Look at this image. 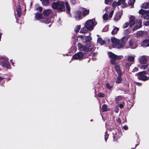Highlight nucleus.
I'll return each instance as SVG.
<instances>
[{
  "mask_svg": "<svg viewBox=\"0 0 149 149\" xmlns=\"http://www.w3.org/2000/svg\"><path fill=\"white\" fill-rule=\"evenodd\" d=\"M84 54L83 52H79L74 54L72 57L76 60L84 59Z\"/></svg>",
  "mask_w": 149,
  "mask_h": 149,
  "instance_id": "6",
  "label": "nucleus"
},
{
  "mask_svg": "<svg viewBox=\"0 0 149 149\" xmlns=\"http://www.w3.org/2000/svg\"><path fill=\"white\" fill-rule=\"evenodd\" d=\"M147 10H146L143 9H141L139 11V13L141 15H144L145 14L144 16V19H147Z\"/></svg>",
  "mask_w": 149,
  "mask_h": 149,
  "instance_id": "10",
  "label": "nucleus"
},
{
  "mask_svg": "<svg viewBox=\"0 0 149 149\" xmlns=\"http://www.w3.org/2000/svg\"><path fill=\"white\" fill-rule=\"evenodd\" d=\"M78 37L79 38L84 39V36H83L82 35H79L78 36Z\"/></svg>",
  "mask_w": 149,
  "mask_h": 149,
  "instance_id": "56",
  "label": "nucleus"
},
{
  "mask_svg": "<svg viewBox=\"0 0 149 149\" xmlns=\"http://www.w3.org/2000/svg\"><path fill=\"white\" fill-rule=\"evenodd\" d=\"M131 65V64L129 63H126L125 64V68L128 69L130 68V67Z\"/></svg>",
  "mask_w": 149,
  "mask_h": 149,
  "instance_id": "42",
  "label": "nucleus"
},
{
  "mask_svg": "<svg viewBox=\"0 0 149 149\" xmlns=\"http://www.w3.org/2000/svg\"><path fill=\"white\" fill-rule=\"evenodd\" d=\"M138 145V144H135V147L134 148H131V149H135L136 148V147Z\"/></svg>",
  "mask_w": 149,
  "mask_h": 149,
  "instance_id": "60",
  "label": "nucleus"
},
{
  "mask_svg": "<svg viewBox=\"0 0 149 149\" xmlns=\"http://www.w3.org/2000/svg\"><path fill=\"white\" fill-rule=\"evenodd\" d=\"M16 10L17 11L18 16L19 17H20L21 16L22 9L21 6L19 5L17 8H16Z\"/></svg>",
  "mask_w": 149,
  "mask_h": 149,
  "instance_id": "22",
  "label": "nucleus"
},
{
  "mask_svg": "<svg viewBox=\"0 0 149 149\" xmlns=\"http://www.w3.org/2000/svg\"><path fill=\"white\" fill-rule=\"evenodd\" d=\"M118 4V6H120L122 4V7L124 8L126 6L127 3H126L125 0H119L117 2Z\"/></svg>",
  "mask_w": 149,
  "mask_h": 149,
  "instance_id": "14",
  "label": "nucleus"
},
{
  "mask_svg": "<svg viewBox=\"0 0 149 149\" xmlns=\"http://www.w3.org/2000/svg\"><path fill=\"white\" fill-rule=\"evenodd\" d=\"M72 1H73V3H76V1L75 0H73Z\"/></svg>",
  "mask_w": 149,
  "mask_h": 149,
  "instance_id": "62",
  "label": "nucleus"
},
{
  "mask_svg": "<svg viewBox=\"0 0 149 149\" xmlns=\"http://www.w3.org/2000/svg\"><path fill=\"white\" fill-rule=\"evenodd\" d=\"M141 7L143 8L147 9L149 8V3L146 2L142 4Z\"/></svg>",
  "mask_w": 149,
  "mask_h": 149,
  "instance_id": "25",
  "label": "nucleus"
},
{
  "mask_svg": "<svg viewBox=\"0 0 149 149\" xmlns=\"http://www.w3.org/2000/svg\"><path fill=\"white\" fill-rule=\"evenodd\" d=\"M138 70V69L137 68L135 67L134 68L132 72H135L136 71H137Z\"/></svg>",
  "mask_w": 149,
  "mask_h": 149,
  "instance_id": "50",
  "label": "nucleus"
},
{
  "mask_svg": "<svg viewBox=\"0 0 149 149\" xmlns=\"http://www.w3.org/2000/svg\"><path fill=\"white\" fill-rule=\"evenodd\" d=\"M137 85H138V86H140L142 84L141 83H139V82H137V84H136Z\"/></svg>",
  "mask_w": 149,
  "mask_h": 149,
  "instance_id": "57",
  "label": "nucleus"
},
{
  "mask_svg": "<svg viewBox=\"0 0 149 149\" xmlns=\"http://www.w3.org/2000/svg\"><path fill=\"white\" fill-rule=\"evenodd\" d=\"M106 87L109 90L113 88V86H110L109 84L108 83L106 84Z\"/></svg>",
  "mask_w": 149,
  "mask_h": 149,
  "instance_id": "40",
  "label": "nucleus"
},
{
  "mask_svg": "<svg viewBox=\"0 0 149 149\" xmlns=\"http://www.w3.org/2000/svg\"><path fill=\"white\" fill-rule=\"evenodd\" d=\"M102 112H104L109 111L107 110V104H104L102 105Z\"/></svg>",
  "mask_w": 149,
  "mask_h": 149,
  "instance_id": "28",
  "label": "nucleus"
},
{
  "mask_svg": "<svg viewBox=\"0 0 149 149\" xmlns=\"http://www.w3.org/2000/svg\"><path fill=\"white\" fill-rule=\"evenodd\" d=\"M122 75V74H118L117 79L116 81V84H120L122 81V79L121 77V76Z\"/></svg>",
  "mask_w": 149,
  "mask_h": 149,
  "instance_id": "23",
  "label": "nucleus"
},
{
  "mask_svg": "<svg viewBox=\"0 0 149 149\" xmlns=\"http://www.w3.org/2000/svg\"><path fill=\"white\" fill-rule=\"evenodd\" d=\"M137 76L138 77V78L140 80L145 81L149 79V77L145 75L139 74L137 73Z\"/></svg>",
  "mask_w": 149,
  "mask_h": 149,
  "instance_id": "7",
  "label": "nucleus"
},
{
  "mask_svg": "<svg viewBox=\"0 0 149 149\" xmlns=\"http://www.w3.org/2000/svg\"><path fill=\"white\" fill-rule=\"evenodd\" d=\"M94 26V23L92 20H88L85 23V27L88 30L91 31L93 30Z\"/></svg>",
  "mask_w": 149,
  "mask_h": 149,
  "instance_id": "5",
  "label": "nucleus"
},
{
  "mask_svg": "<svg viewBox=\"0 0 149 149\" xmlns=\"http://www.w3.org/2000/svg\"><path fill=\"white\" fill-rule=\"evenodd\" d=\"M114 13V10H111V12H110L109 15V17L110 18H111L113 15Z\"/></svg>",
  "mask_w": 149,
  "mask_h": 149,
  "instance_id": "46",
  "label": "nucleus"
},
{
  "mask_svg": "<svg viewBox=\"0 0 149 149\" xmlns=\"http://www.w3.org/2000/svg\"><path fill=\"white\" fill-rule=\"evenodd\" d=\"M41 1L42 4L45 6L48 5L49 3V0H40Z\"/></svg>",
  "mask_w": 149,
  "mask_h": 149,
  "instance_id": "29",
  "label": "nucleus"
},
{
  "mask_svg": "<svg viewBox=\"0 0 149 149\" xmlns=\"http://www.w3.org/2000/svg\"><path fill=\"white\" fill-rule=\"evenodd\" d=\"M128 39L129 37L127 36L123 37L120 40L117 39L114 37L112 38L111 40L114 47L120 49L125 46Z\"/></svg>",
  "mask_w": 149,
  "mask_h": 149,
  "instance_id": "2",
  "label": "nucleus"
},
{
  "mask_svg": "<svg viewBox=\"0 0 149 149\" xmlns=\"http://www.w3.org/2000/svg\"><path fill=\"white\" fill-rule=\"evenodd\" d=\"M108 54L109 57L110 58V61L111 64L114 65V68L118 74H122L118 62L116 61V60H119L120 56H118L111 52H109Z\"/></svg>",
  "mask_w": 149,
  "mask_h": 149,
  "instance_id": "1",
  "label": "nucleus"
},
{
  "mask_svg": "<svg viewBox=\"0 0 149 149\" xmlns=\"http://www.w3.org/2000/svg\"><path fill=\"white\" fill-rule=\"evenodd\" d=\"M88 30L86 27H84L81 29L80 32L81 33H86L87 32Z\"/></svg>",
  "mask_w": 149,
  "mask_h": 149,
  "instance_id": "32",
  "label": "nucleus"
},
{
  "mask_svg": "<svg viewBox=\"0 0 149 149\" xmlns=\"http://www.w3.org/2000/svg\"><path fill=\"white\" fill-rule=\"evenodd\" d=\"M40 12H41L42 10V8L41 7H39L37 9Z\"/></svg>",
  "mask_w": 149,
  "mask_h": 149,
  "instance_id": "48",
  "label": "nucleus"
},
{
  "mask_svg": "<svg viewBox=\"0 0 149 149\" xmlns=\"http://www.w3.org/2000/svg\"><path fill=\"white\" fill-rule=\"evenodd\" d=\"M130 19V26L132 27V26L135 24V18L134 16H132L131 17Z\"/></svg>",
  "mask_w": 149,
  "mask_h": 149,
  "instance_id": "11",
  "label": "nucleus"
},
{
  "mask_svg": "<svg viewBox=\"0 0 149 149\" xmlns=\"http://www.w3.org/2000/svg\"><path fill=\"white\" fill-rule=\"evenodd\" d=\"M1 64L2 66L5 67L8 69L9 68L10 65L8 61H4L1 62Z\"/></svg>",
  "mask_w": 149,
  "mask_h": 149,
  "instance_id": "9",
  "label": "nucleus"
},
{
  "mask_svg": "<svg viewBox=\"0 0 149 149\" xmlns=\"http://www.w3.org/2000/svg\"><path fill=\"white\" fill-rule=\"evenodd\" d=\"M118 109H117V110H116V111H115V112H116V113H118Z\"/></svg>",
  "mask_w": 149,
  "mask_h": 149,
  "instance_id": "64",
  "label": "nucleus"
},
{
  "mask_svg": "<svg viewBox=\"0 0 149 149\" xmlns=\"http://www.w3.org/2000/svg\"><path fill=\"white\" fill-rule=\"evenodd\" d=\"M123 119L124 120V121H123V123H124L125 122H127V120L126 118H125V119L124 118H123Z\"/></svg>",
  "mask_w": 149,
  "mask_h": 149,
  "instance_id": "58",
  "label": "nucleus"
},
{
  "mask_svg": "<svg viewBox=\"0 0 149 149\" xmlns=\"http://www.w3.org/2000/svg\"><path fill=\"white\" fill-rule=\"evenodd\" d=\"M148 65H143L141 66V68L143 69H145L148 68Z\"/></svg>",
  "mask_w": 149,
  "mask_h": 149,
  "instance_id": "47",
  "label": "nucleus"
},
{
  "mask_svg": "<svg viewBox=\"0 0 149 149\" xmlns=\"http://www.w3.org/2000/svg\"><path fill=\"white\" fill-rule=\"evenodd\" d=\"M117 6H118V2L116 1H114L112 4V6L113 8H115Z\"/></svg>",
  "mask_w": 149,
  "mask_h": 149,
  "instance_id": "37",
  "label": "nucleus"
},
{
  "mask_svg": "<svg viewBox=\"0 0 149 149\" xmlns=\"http://www.w3.org/2000/svg\"><path fill=\"white\" fill-rule=\"evenodd\" d=\"M2 33H0V41H1V36L2 35Z\"/></svg>",
  "mask_w": 149,
  "mask_h": 149,
  "instance_id": "61",
  "label": "nucleus"
},
{
  "mask_svg": "<svg viewBox=\"0 0 149 149\" xmlns=\"http://www.w3.org/2000/svg\"><path fill=\"white\" fill-rule=\"evenodd\" d=\"M105 134L104 135V139L105 141H106L108 139L109 137V135L107 133V132H105Z\"/></svg>",
  "mask_w": 149,
  "mask_h": 149,
  "instance_id": "44",
  "label": "nucleus"
},
{
  "mask_svg": "<svg viewBox=\"0 0 149 149\" xmlns=\"http://www.w3.org/2000/svg\"><path fill=\"white\" fill-rule=\"evenodd\" d=\"M123 97L121 95L117 97L116 98V102H118L122 98H123Z\"/></svg>",
  "mask_w": 149,
  "mask_h": 149,
  "instance_id": "38",
  "label": "nucleus"
},
{
  "mask_svg": "<svg viewBox=\"0 0 149 149\" xmlns=\"http://www.w3.org/2000/svg\"><path fill=\"white\" fill-rule=\"evenodd\" d=\"M52 8L56 9L61 12L65 11V2L60 1H58L56 2H53L52 4Z\"/></svg>",
  "mask_w": 149,
  "mask_h": 149,
  "instance_id": "3",
  "label": "nucleus"
},
{
  "mask_svg": "<svg viewBox=\"0 0 149 149\" xmlns=\"http://www.w3.org/2000/svg\"><path fill=\"white\" fill-rule=\"evenodd\" d=\"M136 0H130L128 2V4L130 6H132L134 7V5Z\"/></svg>",
  "mask_w": 149,
  "mask_h": 149,
  "instance_id": "33",
  "label": "nucleus"
},
{
  "mask_svg": "<svg viewBox=\"0 0 149 149\" xmlns=\"http://www.w3.org/2000/svg\"><path fill=\"white\" fill-rule=\"evenodd\" d=\"M140 62L142 64H145L147 63V60L144 56H142L139 59Z\"/></svg>",
  "mask_w": 149,
  "mask_h": 149,
  "instance_id": "18",
  "label": "nucleus"
},
{
  "mask_svg": "<svg viewBox=\"0 0 149 149\" xmlns=\"http://www.w3.org/2000/svg\"><path fill=\"white\" fill-rule=\"evenodd\" d=\"M105 43V42L104 40H102L101 42H100V43L101 44V45H103Z\"/></svg>",
  "mask_w": 149,
  "mask_h": 149,
  "instance_id": "54",
  "label": "nucleus"
},
{
  "mask_svg": "<svg viewBox=\"0 0 149 149\" xmlns=\"http://www.w3.org/2000/svg\"><path fill=\"white\" fill-rule=\"evenodd\" d=\"M89 35L88 36H85L84 38V39L83 40V42L84 43H87L89 42L92 39V38L90 35L91 34L90 33H89Z\"/></svg>",
  "mask_w": 149,
  "mask_h": 149,
  "instance_id": "13",
  "label": "nucleus"
},
{
  "mask_svg": "<svg viewBox=\"0 0 149 149\" xmlns=\"http://www.w3.org/2000/svg\"><path fill=\"white\" fill-rule=\"evenodd\" d=\"M35 18L37 20H40L42 19V13H40L38 12L36 13Z\"/></svg>",
  "mask_w": 149,
  "mask_h": 149,
  "instance_id": "21",
  "label": "nucleus"
},
{
  "mask_svg": "<svg viewBox=\"0 0 149 149\" xmlns=\"http://www.w3.org/2000/svg\"><path fill=\"white\" fill-rule=\"evenodd\" d=\"M97 96L100 97H105V95L104 93H97Z\"/></svg>",
  "mask_w": 149,
  "mask_h": 149,
  "instance_id": "39",
  "label": "nucleus"
},
{
  "mask_svg": "<svg viewBox=\"0 0 149 149\" xmlns=\"http://www.w3.org/2000/svg\"><path fill=\"white\" fill-rule=\"evenodd\" d=\"M147 74L149 75V66L147 70Z\"/></svg>",
  "mask_w": 149,
  "mask_h": 149,
  "instance_id": "59",
  "label": "nucleus"
},
{
  "mask_svg": "<svg viewBox=\"0 0 149 149\" xmlns=\"http://www.w3.org/2000/svg\"><path fill=\"white\" fill-rule=\"evenodd\" d=\"M51 19L49 18H42L40 20V21L42 23H45L47 24H48L51 22Z\"/></svg>",
  "mask_w": 149,
  "mask_h": 149,
  "instance_id": "17",
  "label": "nucleus"
},
{
  "mask_svg": "<svg viewBox=\"0 0 149 149\" xmlns=\"http://www.w3.org/2000/svg\"><path fill=\"white\" fill-rule=\"evenodd\" d=\"M138 22V24H139V26H138V25H136L132 29L133 31H134L137 29H139L142 27L141 22L140 20H139Z\"/></svg>",
  "mask_w": 149,
  "mask_h": 149,
  "instance_id": "20",
  "label": "nucleus"
},
{
  "mask_svg": "<svg viewBox=\"0 0 149 149\" xmlns=\"http://www.w3.org/2000/svg\"><path fill=\"white\" fill-rule=\"evenodd\" d=\"M121 17V15L120 13H116L114 18V20L118 21L120 19Z\"/></svg>",
  "mask_w": 149,
  "mask_h": 149,
  "instance_id": "27",
  "label": "nucleus"
},
{
  "mask_svg": "<svg viewBox=\"0 0 149 149\" xmlns=\"http://www.w3.org/2000/svg\"><path fill=\"white\" fill-rule=\"evenodd\" d=\"M142 46L144 47H147L149 46V39H145L143 40L142 43Z\"/></svg>",
  "mask_w": 149,
  "mask_h": 149,
  "instance_id": "15",
  "label": "nucleus"
},
{
  "mask_svg": "<svg viewBox=\"0 0 149 149\" xmlns=\"http://www.w3.org/2000/svg\"><path fill=\"white\" fill-rule=\"evenodd\" d=\"M82 11L80 10H77L74 12V17L76 19H81Z\"/></svg>",
  "mask_w": 149,
  "mask_h": 149,
  "instance_id": "8",
  "label": "nucleus"
},
{
  "mask_svg": "<svg viewBox=\"0 0 149 149\" xmlns=\"http://www.w3.org/2000/svg\"><path fill=\"white\" fill-rule=\"evenodd\" d=\"M139 74H142V75H145L146 74H147V71L146 72V71H143L140 72L138 73Z\"/></svg>",
  "mask_w": 149,
  "mask_h": 149,
  "instance_id": "43",
  "label": "nucleus"
},
{
  "mask_svg": "<svg viewBox=\"0 0 149 149\" xmlns=\"http://www.w3.org/2000/svg\"><path fill=\"white\" fill-rule=\"evenodd\" d=\"M129 45L131 48L132 49H135L137 47V45L136 43L134 42L133 40L132 39H131L130 41Z\"/></svg>",
  "mask_w": 149,
  "mask_h": 149,
  "instance_id": "12",
  "label": "nucleus"
},
{
  "mask_svg": "<svg viewBox=\"0 0 149 149\" xmlns=\"http://www.w3.org/2000/svg\"><path fill=\"white\" fill-rule=\"evenodd\" d=\"M134 57L132 56H129L127 58V60L129 62L134 61Z\"/></svg>",
  "mask_w": 149,
  "mask_h": 149,
  "instance_id": "34",
  "label": "nucleus"
},
{
  "mask_svg": "<svg viewBox=\"0 0 149 149\" xmlns=\"http://www.w3.org/2000/svg\"><path fill=\"white\" fill-rule=\"evenodd\" d=\"M129 23L127 22H126L123 25V28L124 29L127 28L129 26Z\"/></svg>",
  "mask_w": 149,
  "mask_h": 149,
  "instance_id": "45",
  "label": "nucleus"
},
{
  "mask_svg": "<svg viewBox=\"0 0 149 149\" xmlns=\"http://www.w3.org/2000/svg\"><path fill=\"white\" fill-rule=\"evenodd\" d=\"M117 121L120 124L121 123V121L120 118H118L117 120Z\"/></svg>",
  "mask_w": 149,
  "mask_h": 149,
  "instance_id": "53",
  "label": "nucleus"
},
{
  "mask_svg": "<svg viewBox=\"0 0 149 149\" xmlns=\"http://www.w3.org/2000/svg\"><path fill=\"white\" fill-rule=\"evenodd\" d=\"M77 47L78 49L80 51H84L85 52H90L93 48L90 45L88 46H86L82 45L80 43H78Z\"/></svg>",
  "mask_w": 149,
  "mask_h": 149,
  "instance_id": "4",
  "label": "nucleus"
},
{
  "mask_svg": "<svg viewBox=\"0 0 149 149\" xmlns=\"http://www.w3.org/2000/svg\"><path fill=\"white\" fill-rule=\"evenodd\" d=\"M119 134V133L118 132L113 134V137L114 141H117L120 138Z\"/></svg>",
  "mask_w": 149,
  "mask_h": 149,
  "instance_id": "26",
  "label": "nucleus"
},
{
  "mask_svg": "<svg viewBox=\"0 0 149 149\" xmlns=\"http://www.w3.org/2000/svg\"><path fill=\"white\" fill-rule=\"evenodd\" d=\"M89 10L84 8L82 12V15L83 17H85L89 14Z\"/></svg>",
  "mask_w": 149,
  "mask_h": 149,
  "instance_id": "16",
  "label": "nucleus"
},
{
  "mask_svg": "<svg viewBox=\"0 0 149 149\" xmlns=\"http://www.w3.org/2000/svg\"><path fill=\"white\" fill-rule=\"evenodd\" d=\"M102 40V39L101 38H98L97 40V42L100 43Z\"/></svg>",
  "mask_w": 149,
  "mask_h": 149,
  "instance_id": "55",
  "label": "nucleus"
},
{
  "mask_svg": "<svg viewBox=\"0 0 149 149\" xmlns=\"http://www.w3.org/2000/svg\"><path fill=\"white\" fill-rule=\"evenodd\" d=\"M119 106L120 108L122 109L124 107V105L123 104H119Z\"/></svg>",
  "mask_w": 149,
  "mask_h": 149,
  "instance_id": "52",
  "label": "nucleus"
},
{
  "mask_svg": "<svg viewBox=\"0 0 149 149\" xmlns=\"http://www.w3.org/2000/svg\"><path fill=\"white\" fill-rule=\"evenodd\" d=\"M65 6L67 13L68 14H70V7L69 4L67 2H66Z\"/></svg>",
  "mask_w": 149,
  "mask_h": 149,
  "instance_id": "24",
  "label": "nucleus"
},
{
  "mask_svg": "<svg viewBox=\"0 0 149 149\" xmlns=\"http://www.w3.org/2000/svg\"><path fill=\"white\" fill-rule=\"evenodd\" d=\"M108 15L107 14L105 13L103 16V18L104 20H107L108 19Z\"/></svg>",
  "mask_w": 149,
  "mask_h": 149,
  "instance_id": "36",
  "label": "nucleus"
},
{
  "mask_svg": "<svg viewBox=\"0 0 149 149\" xmlns=\"http://www.w3.org/2000/svg\"><path fill=\"white\" fill-rule=\"evenodd\" d=\"M51 11L50 9H44L43 11L42 12V14L45 16H47L51 13Z\"/></svg>",
  "mask_w": 149,
  "mask_h": 149,
  "instance_id": "19",
  "label": "nucleus"
},
{
  "mask_svg": "<svg viewBox=\"0 0 149 149\" xmlns=\"http://www.w3.org/2000/svg\"><path fill=\"white\" fill-rule=\"evenodd\" d=\"M144 32L143 31H138L136 33V36L137 37L142 36L144 35Z\"/></svg>",
  "mask_w": 149,
  "mask_h": 149,
  "instance_id": "30",
  "label": "nucleus"
},
{
  "mask_svg": "<svg viewBox=\"0 0 149 149\" xmlns=\"http://www.w3.org/2000/svg\"><path fill=\"white\" fill-rule=\"evenodd\" d=\"M110 0H105L104 1V3L105 4H108L109 2L110 1Z\"/></svg>",
  "mask_w": 149,
  "mask_h": 149,
  "instance_id": "51",
  "label": "nucleus"
},
{
  "mask_svg": "<svg viewBox=\"0 0 149 149\" xmlns=\"http://www.w3.org/2000/svg\"><path fill=\"white\" fill-rule=\"evenodd\" d=\"M11 63L12 65H13L14 64V63L13 62H11Z\"/></svg>",
  "mask_w": 149,
  "mask_h": 149,
  "instance_id": "63",
  "label": "nucleus"
},
{
  "mask_svg": "<svg viewBox=\"0 0 149 149\" xmlns=\"http://www.w3.org/2000/svg\"><path fill=\"white\" fill-rule=\"evenodd\" d=\"M123 129L124 130H126L128 129V127L127 125H125L123 126Z\"/></svg>",
  "mask_w": 149,
  "mask_h": 149,
  "instance_id": "49",
  "label": "nucleus"
},
{
  "mask_svg": "<svg viewBox=\"0 0 149 149\" xmlns=\"http://www.w3.org/2000/svg\"><path fill=\"white\" fill-rule=\"evenodd\" d=\"M81 27L80 25L77 26L75 29V33L78 32L81 28Z\"/></svg>",
  "mask_w": 149,
  "mask_h": 149,
  "instance_id": "35",
  "label": "nucleus"
},
{
  "mask_svg": "<svg viewBox=\"0 0 149 149\" xmlns=\"http://www.w3.org/2000/svg\"><path fill=\"white\" fill-rule=\"evenodd\" d=\"M119 28H117L116 27H115L111 32V34L112 35H114L116 33L117 31L119 30Z\"/></svg>",
  "mask_w": 149,
  "mask_h": 149,
  "instance_id": "31",
  "label": "nucleus"
},
{
  "mask_svg": "<svg viewBox=\"0 0 149 149\" xmlns=\"http://www.w3.org/2000/svg\"><path fill=\"white\" fill-rule=\"evenodd\" d=\"M109 26H106L105 27L102 29V31L103 32L107 31L109 30Z\"/></svg>",
  "mask_w": 149,
  "mask_h": 149,
  "instance_id": "41",
  "label": "nucleus"
}]
</instances>
